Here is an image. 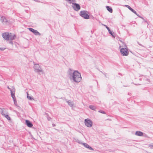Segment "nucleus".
Instances as JSON below:
<instances>
[{
  "label": "nucleus",
  "mask_w": 153,
  "mask_h": 153,
  "mask_svg": "<svg viewBox=\"0 0 153 153\" xmlns=\"http://www.w3.org/2000/svg\"><path fill=\"white\" fill-rule=\"evenodd\" d=\"M109 33L110 34H112V32H111V31L110 30V31H109Z\"/></svg>",
  "instance_id": "c9c22d12"
},
{
  "label": "nucleus",
  "mask_w": 153,
  "mask_h": 153,
  "mask_svg": "<svg viewBox=\"0 0 153 153\" xmlns=\"http://www.w3.org/2000/svg\"><path fill=\"white\" fill-rule=\"evenodd\" d=\"M1 114L3 115L4 116V115L5 114H4V111L3 109H1Z\"/></svg>",
  "instance_id": "b1692460"
},
{
  "label": "nucleus",
  "mask_w": 153,
  "mask_h": 153,
  "mask_svg": "<svg viewBox=\"0 0 153 153\" xmlns=\"http://www.w3.org/2000/svg\"><path fill=\"white\" fill-rule=\"evenodd\" d=\"M80 15L85 19H88L89 18L88 13L87 11H81Z\"/></svg>",
  "instance_id": "f03ea898"
},
{
  "label": "nucleus",
  "mask_w": 153,
  "mask_h": 153,
  "mask_svg": "<svg viewBox=\"0 0 153 153\" xmlns=\"http://www.w3.org/2000/svg\"><path fill=\"white\" fill-rule=\"evenodd\" d=\"M5 49V48H0V49L2 50H4Z\"/></svg>",
  "instance_id": "f704fd0d"
},
{
  "label": "nucleus",
  "mask_w": 153,
  "mask_h": 153,
  "mask_svg": "<svg viewBox=\"0 0 153 153\" xmlns=\"http://www.w3.org/2000/svg\"><path fill=\"white\" fill-rule=\"evenodd\" d=\"M71 80H72L76 82H79L82 79V77H70Z\"/></svg>",
  "instance_id": "20e7f679"
},
{
  "label": "nucleus",
  "mask_w": 153,
  "mask_h": 153,
  "mask_svg": "<svg viewBox=\"0 0 153 153\" xmlns=\"http://www.w3.org/2000/svg\"><path fill=\"white\" fill-rule=\"evenodd\" d=\"M7 88L9 89L10 90H10L12 91V89H11V88H10L9 86H7Z\"/></svg>",
  "instance_id": "473e14b6"
},
{
  "label": "nucleus",
  "mask_w": 153,
  "mask_h": 153,
  "mask_svg": "<svg viewBox=\"0 0 153 153\" xmlns=\"http://www.w3.org/2000/svg\"><path fill=\"white\" fill-rule=\"evenodd\" d=\"M45 114L46 116H47V117L49 116V114H48V113H45Z\"/></svg>",
  "instance_id": "2f4dec72"
},
{
  "label": "nucleus",
  "mask_w": 153,
  "mask_h": 153,
  "mask_svg": "<svg viewBox=\"0 0 153 153\" xmlns=\"http://www.w3.org/2000/svg\"><path fill=\"white\" fill-rule=\"evenodd\" d=\"M129 93H128V94L130 95V94H129Z\"/></svg>",
  "instance_id": "37998d69"
},
{
  "label": "nucleus",
  "mask_w": 153,
  "mask_h": 153,
  "mask_svg": "<svg viewBox=\"0 0 153 153\" xmlns=\"http://www.w3.org/2000/svg\"><path fill=\"white\" fill-rule=\"evenodd\" d=\"M123 45L120 46V48L121 47H123L120 49V51L122 55L123 56H127L128 54V51L127 48V46L125 43L123 44Z\"/></svg>",
  "instance_id": "f257e3e1"
},
{
  "label": "nucleus",
  "mask_w": 153,
  "mask_h": 153,
  "mask_svg": "<svg viewBox=\"0 0 153 153\" xmlns=\"http://www.w3.org/2000/svg\"><path fill=\"white\" fill-rule=\"evenodd\" d=\"M52 126L53 127L55 126H56V125L54 123H53V124H52Z\"/></svg>",
  "instance_id": "7c9ffc66"
},
{
  "label": "nucleus",
  "mask_w": 153,
  "mask_h": 153,
  "mask_svg": "<svg viewBox=\"0 0 153 153\" xmlns=\"http://www.w3.org/2000/svg\"><path fill=\"white\" fill-rule=\"evenodd\" d=\"M135 134L137 136H142L143 135V133L141 131H136Z\"/></svg>",
  "instance_id": "f8f14e48"
},
{
  "label": "nucleus",
  "mask_w": 153,
  "mask_h": 153,
  "mask_svg": "<svg viewBox=\"0 0 153 153\" xmlns=\"http://www.w3.org/2000/svg\"><path fill=\"white\" fill-rule=\"evenodd\" d=\"M144 79H145V80H147V81H148L149 82V79H147L146 78V77Z\"/></svg>",
  "instance_id": "cd10ccee"
},
{
  "label": "nucleus",
  "mask_w": 153,
  "mask_h": 153,
  "mask_svg": "<svg viewBox=\"0 0 153 153\" xmlns=\"http://www.w3.org/2000/svg\"><path fill=\"white\" fill-rule=\"evenodd\" d=\"M77 142L79 143H80L82 144V143L81 142H80L79 140H78V141H77Z\"/></svg>",
  "instance_id": "c756f323"
},
{
  "label": "nucleus",
  "mask_w": 153,
  "mask_h": 153,
  "mask_svg": "<svg viewBox=\"0 0 153 153\" xmlns=\"http://www.w3.org/2000/svg\"><path fill=\"white\" fill-rule=\"evenodd\" d=\"M81 74L77 71H75L73 73V76H80Z\"/></svg>",
  "instance_id": "ddd939ff"
},
{
  "label": "nucleus",
  "mask_w": 153,
  "mask_h": 153,
  "mask_svg": "<svg viewBox=\"0 0 153 153\" xmlns=\"http://www.w3.org/2000/svg\"><path fill=\"white\" fill-rule=\"evenodd\" d=\"M84 122L85 126L88 127H91L92 126V121L89 119H85Z\"/></svg>",
  "instance_id": "7ed1b4c3"
},
{
  "label": "nucleus",
  "mask_w": 153,
  "mask_h": 153,
  "mask_svg": "<svg viewBox=\"0 0 153 153\" xmlns=\"http://www.w3.org/2000/svg\"><path fill=\"white\" fill-rule=\"evenodd\" d=\"M134 84L135 85H140V84H138H138H135V83H134Z\"/></svg>",
  "instance_id": "72a5a7b5"
},
{
  "label": "nucleus",
  "mask_w": 153,
  "mask_h": 153,
  "mask_svg": "<svg viewBox=\"0 0 153 153\" xmlns=\"http://www.w3.org/2000/svg\"><path fill=\"white\" fill-rule=\"evenodd\" d=\"M82 144L83 146L85 147V148H87L90 150H94V149L92 148L91 146L89 145L87 143H82Z\"/></svg>",
  "instance_id": "1a4fd4ad"
},
{
  "label": "nucleus",
  "mask_w": 153,
  "mask_h": 153,
  "mask_svg": "<svg viewBox=\"0 0 153 153\" xmlns=\"http://www.w3.org/2000/svg\"><path fill=\"white\" fill-rule=\"evenodd\" d=\"M98 112L103 114H106V112L105 111L101 110H99Z\"/></svg>",
  "instance_id": "4be33fe9"
},
{
  "label": "nucleus",
  "mask_w": 153,
  "mask_h": 153,
  "mask_svg": "<svg viewBox=\"0 0 153 153\" xmlns=\"http://www.w3.org/2000/svg\"><path fill=\"white\" fill-rule=\"evenodd\" d=\"M66 102L68 103V104L71 107H72L74 105V104L72 103L70 100H66Z\"/></svg>",
  "instance_id": "a211bd4d"
},
{
  "label": "nucleus",
  "mask_w": 153,
  "mask_h": 153,
  "mask_svg": "<svg viewBox=\"0 0 153 153\" xmlns=\"http://www.w3.org/2000/svg\"><path fill=\"white\" fill-rule=\"evenodd\" d=\"M4 116L8 120H10L11 119L10 117L8 114H5Z\"/></svg>",
  "instance_id": "aec40b11"
},
{
  "label": "nucleus",
  "mask_w": 153,
  "mask_h": 153,
  "mask_svg": "<svg viewBox=\"0 0 153 153\" xmlns=\"http://www.w3.org/2000/svg\"><path fill=\"white\" fill-rule=\"evenodd\" d=\"M11 95L13 99H16L15 96V92L13 91L12 90H10Z\"/></svg>",
  "instance_id": "dca6fc26"
},
{
  "label": "nucleus",
  "mask_w": 153,
  "mask_h": 153,
  "mask_svg": "<svg viewBox=\"0 0 153 153\" xmlns=\"http://www.w3.org/2000/svg\"><path fill=\"white\" fill-rule=\"evenodd\" d=\"M126 86V85H123V86L124 87H127V86Z\"/></svg>",
  "instance_id": "a19ab883"
},
{
  "label": "nucleus",
  "mask_w": 153,
  "mask_h": 153,
  "mask_svg": "<svg viewBox=\"0 0 153 153\" xmlns=\"http://www.w3.org/2000/svg\"><path fill=\"white\" fill-rule=\"evenodd\" d=\"M141 79H141V78H140V79H139V80L140 81L141 80Z\"/></svg>",
  "instance_id": "e433bc0d"
},
{
  "label": "nucleus",
  "mask_w": 153,
  "mask_h": 153,
  "mask_svg": "<svg viewBox=\"0 0 153 153\" xmlns=\"http://www.w3.org/2000/svg\"><path fill=\"white\" fill-rule=\"evenodd\" d=\"M25 123L26 125L29 127L31 128L33 126L32 123L28 120H26Z\"/></svg>",
  "instance_id": "0eeeda50"
},
{
  "label": "nucleus",
  "mask_w": 153,
  "mask_h": 153,
  "mask_svg": "<svg viewBox=\"0 0 153 153\" xmlns=\"http://www.w3.org/2000/svg\"><path fill=\"white\" fill-rule=\"evenodd\" d=\"M73 7L75 10L78 11L80 9V6L78 4L73 3Z\"/></svg>",
  "instance_id": "39448f33"
},
{
  "label": "nucleus",
  "mask_w": 153,
  "mask_h": 153,
  "mask_svg": "<svg viewBox=\"0 0 153 153\" xmlns=\"http://www.w3.org/2000/svg\"><path fill=\"white\" fill-rule=\"evenodd\" d=\"M35 70L36 71H42V70L38 64L35 65L34 66Z\"/></svg>",
  "instance_id": "9d476101"
},
{
  "label": "nucleus",
  "mask_w": 153,
  "mask_h": 153,
  "mask_svg": "<svg viewBox=\"0 0 153 153\" xmlns=\"http://www.w3.org/2000/svg\"><path fill=\"white\" fill-rule=\"evenodd\" d=\"M10 35V33H5L2 34L3 38L5 40H9V37Z\"/></svg>",
  "instance_id": "423d86ee"
},
{
  "label": "nucleus",
  "mask_w": 153,
  "mask_h": 153,
  "mask_svg": "<svg viewBox=\"0 0 153 153\" xmlns=\"http://www.w3.org/2000/svg\"><path fill=\"white\" fill-rule=\"evenodd\" d=\"M47 120H48V121H50L51 119V118L49 116L48 117H47Z\"/></svg>",
  "instance_id": "a878e982"
},
{
  "label": "nucleus",
  "mask_w": 153,
  "mask_h": 153,
  "mask_svg": "<svg viewBox=\"0 0 153 153\" xmlns=\"http://www.w3.org/2000/svg\"><path fill=\"white\" fill-rule=\"evenodd\" d=\"M77 142L79 143H80L82 144V143L81 142H80L79 140H78V141H77Z\"/></svg>",
  "instance_id": "c85d7f7f"
},
{
  "label": "nucleus",
  "mask_w": 153,
  "mask_h": 153,
  "mask_svg": "<svg viewBox=\"0 0 153 153\" xmlns=\"http://www.w3.org/2000/svg\"><path fill=\"white\" fill-rule=\"evenodd\" d=\"M129 93H128V94L130 95V94H129Z\"/></svg>",
  "instance_id": "79ce46f5"
},
{
  "label": "nucleus",
  "mask_w": 153,
  "mask_h": 153,
  "mask_svg": "<svg viewBox=\"0 0 153 153\" xmlns=\"http://www.w3.org/2000/svg\"><path fill=\"white\" fill-rule=\"evenodd\" d=\"M1 20L2 22L4 24H6L7 22V19L5 18V17H1Z\"/></svg>",
  "instance_id": "2eb2a0df"
},
{
  "label": "nucleus",
  "mask_w": 153,
  "mask_h": 153,
  "mask_svg": "<svg viewBox=\"0 0 153 153\" xmlns=\"http://www.w3.org/2000/svg\"><path fill=\"white\" fill-rule=\"evenodd\" d=\"M105 26L107 28L108 31H110V29H109V28L107 26L105 25Z\"/></svg>",
  "instance_id": "bb28decb"
},
{
  "label": "nucleus",
  "mask_w": 153,
  "mask_h": 153,
  "mask_svg": "<svg viewBox=\"0 0 153 153\" xmlns=\"http://www.w3.org/2000/svg\"><path fill=\"white\" fill-rule=\"evenodd\" d=\"M89 108L90 109L94 111H95L96 109V108L95 107V106L93 105H89Z\"/></svg>",
  "instance_id": "f3484780"
},
{
  "label": "nucleus",
  "mask_w": 153,
  "mask_h": 153,
  "mask_svg": "<svg viewBox=\"0 0 153 153\" xmlns=\"http://www.w3.org/2000/svg\"><path fill=\"white\" fill-rule=\"evenodd\" d=\"M107 10L108 11L111 13H112L113 12L112 9L108 6H107L106 7Z\"/></svg>",
  "instance_id": "6ab92c4d"
},
{
  "label": "nucleus",
  "mask_w": 153,
  "mask_h": 153,
  "mask_svg": "<svg viewBox=\"0 0 153 153\" xmlns=\"http://www.w3.org/2000/svg\"><path fill=\"white\" fill-rule=\"evenodd\" d=\"M29 30L33 33H34L35 35H40V33L36 30L33 29L32 28H29Z\"/></svg>",
  "instance_id": "6e6552de"
},
{
  "label": "nucleus",
  "mask_w": 153,
  "mask_h": 153,
  "mask_svg": "<svg viewBox=\"0 0 153 153\" xmlns=\"http://www.w3.org/2000/svg\"><path fill=\"white\" fill-rule=\"evenodd\" d=\"M125 6L127 8H128V9H129L134 14L137 15L136 12L133 9H132L130 6H129L128 5H125Z\"/></svg>",
  "instance_id": "4468645a"
},
{
  "label": "nucleus",
  "mask_w": 153,
  "mask_h": 153,
  "mask_svg": "<svg viewBox=\"0 0 153 153\" xmlns=\"http://www.w3.org/2000/svg\"><path fill=\"white\" fill-rule=\"evenodd\" d=\"M13 100L14 104L16 106L17 105V102L16 98Z\"/></svg>",
  "instance_id": "5701e85b"
},
{
  "label": "nucleus",
  "mask_w": 153,
  "mask_h": 153,
  "mask_svg": "<svg viewBox=\"0 0 153 153\" xmlns=\"http://www.w3.org/2000/svg\"><path fill=\"white\" fill-rule=\"evenodd\" d=\"M95 81L97 82V83L98 84V82H97V80H95Z\"/></svg>",
  "instance_id": "ea45409f"
},
{
  "label": "nucleus",
  "mask_w": 153,
  "mask_h": 153,
  "mask_svg": "<svg viewBox=\"0 0 153 153\" xmlns=\"http://www.w3.org/2000/svg\"><path fill=\"white\" fill-rule=\"evenodd\" d=\"M27 98L30 100H34V99L32 97L29 95V94L28 93H27Z\"/></svg>",
  "instance_id": "412c9836"
},
{
  "label": "nucleus",
  "mask_w": 153,
  "mask_h": 153,
  "mask_svg": "<svg viewBox=\"0 0 153 153\" xmlns=\"http://www.w3.org/2000/svg\"><path fill=\"white\" fill-rule=\"evenodd\" d=\"M16 36L14 34H12L11 33H10V35L9 37V40H12L15 39Z\"/></svg>",
  "instance_id": "9b49d317"
},
{
  "label": "nucleus",
  "mask_w": 153,
  "mask_h": 153,
  "mask_svg": "<svg viewBox=\"0 0 153 153\" xmlns=\"http://www.w3.org/2000/svg\"><path fill=\"white\" fill-rule=\"evenodd\" d=\"M121 42H122L123 44H124V43H124L122 41H121ZM123 45L122 46H123Z\"/></svg>",
  "instance_id": "58836bf2"
},
{
  "label": "nucleus",
  "mask_w": 153,
  "mask_h": 153,
  "mask_svg": "<svg viewBox=\"0 0 153 153\" xmlns=\"http://www.w3.org/2000/svg\"><path fill=\"white\" fill-rule=\"evenodd\" d=\"M149 147H150L151 149L153 148V144H149Z\"/></svg>",
  "instance_id": "393cba45"
},
{
  "label": "nucleus",
  "mask_w": 153,
  "mask_h": 153,
  "mask_svg": "<svg viewBox=\"0 0 153 153\" xmlns=\"http://www.w3.org/2000/svg\"><path fill=\"white\" fill-rule=\"evenodd\" d=\"M121 42H122L123 44H124V43H124L122 41H121ZM123 45L122 46H123Z\"/></svg>",
  "instance_id": "4c0bfd02"
}]
</instances>
